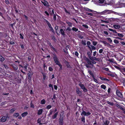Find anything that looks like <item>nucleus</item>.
Wrapping results in <instances>:
<instances>
[{
  "instance_id": "de8ad7c7",
  "label": "nucleus",
  "mask_w": 125,
  "mask_h": 125,
  "mask_svg": "<svg viewBox=\"0 0 125 125\" xmlns=\"http://www.w3.org/2000/svg\"><path fill=\"white\" fill-rule=\"evenodd\" d=\"M107 39L108 41L111 43L112 42V40L110 38H107Z\"/></svg>"
},
{
  "instance_id": "9b49d317",
  "label": "nucleus",
  "mask_w": 125,
  "mask_h": 125,
  "mask_svg": "<svg viewBox=\"0 0 125 125\" xmlns=\"http://www.w3.org/2000/svg\"><path fill=\"white\" fill-rule=\"evenodd\" d=\"M115 106L122 110H124V109L123 108L120 104H115Z\"/></svg>"
},
{
  "instance_id": "a19ab883",
  "label": "nucleus",
  "mask_w": 125,
  "mask_h": 125,
  "mask_svg": "<svg viewBox=\"0 0 125 125\" xmlns=\"http://www.w3.org/2000/svg\"><path fill=\"white\" fill-rule=\"evenodd\" d=\"M52 107L50 105H47L46 107V108L47 109H49L51 108Z\"/></svg>"
},
{
  "instance_id": "f3484780",
  "label": "nucleus",
  "mask_w": 125,
  "mask_h": 125,
  "mask_svg": "<svg viewBox=\"0 0 125 125\" xmlns=\"http://www.w3.org/2000/svg\"><path fill=\"white\" fill-rule=\"evenodd\" d=\"M12 66L14 70H16L18 69V67L16 65L13 64L12 65Z\"/></svg>"
},
{
  "instance_id": "dca6fc26",
  "label": "nucleus",
  "mask_w": 125,
  "mask_h": 125,
  "mask_svg": "<svg viewBox=\"0 0 125 125\" xmlns=\"http://www.w3.org/2000/svg\"><path fill=\"white\" fill-rule=\"evenodd\" d=\"M45 21L46 23L48 25L49 28H50L51 27H52L51 26V25L50 23L47 20H45Z\"/></svg>"
},
{
  "instance_id": "6e6d98bb",
  "label": "nucleus",
  "mask_w": 125,
  "mask_h": 125,
  "mask_svg": "<svg viewBox=\"0 0 125 125\" xmlns=\"http://www.w3.org/2000/svg\"><path fill=\"white\" fill-rule=\"evenodd\" d=\"M53 112V111L50 110L49 115H52V114Z\"/></svg>"
},
{
  "instance_id": "37998d69",
  "label": "nucleus",
  "mask_w": 125,
  "mask_h": 125,
  "mask_svg": "<svg viewBox=\"0 0 125 125\" xmlns=\"http://www.w3.org/2000/svg\"><path fill=\"white\" fill-rule=\"evenodd\" d=\"M91 48L93 50H95L96 49L95 47L91 45Z\"/></svg>"
},
{
  "instance_id": "e433bc0d",
  "label": "nucleus",
  "mask_w": 125,
  "mask_h": 125,
  "mask_svg": "<svg viewBox=\"0 0 125 125\" xmlns=\"http://www.w3.org/2000/svg\"><path fill=\"white\" fill-rule=\"evenodd\" d=\"M59 67H60V70H62V65L61 64H59V65H58Z\"/></svg>"
},
{
  "instance_id": "f704fd0d",
  "label": "nucleus",
  "mask_w": 125,
  "mask_h": 125,
  "mask_svg": "<svg viewBox=\"0 0 125 125\" xmlns=\"http://www.w3.org/2000/svg\"><path fill=\"white\" fill-rule=\"evenodd\" d=\"M118 35L119 36L121 37H122L124 36L122 34L118 33Z\"/></svg>"
},
{
  "instance_id": "f257e3e1",
  "label": "nucleus",
  "mask_w": 125,
  "mask_h": 125,
  "mask_svg": "<svg viewBox=\"0 0 125 125\" xmlns=\"http://www.w3.org/2000/svg\"><path fill=\"white\" fill-rule=\"evenodd\" d=\"M86 61L87 62V63L85 64V66L87 68H93L94 65L92 63V62L90 60L86 58Z\"/></svg>"
},
{
  "instance_id": "c756f323",
  "label": "nucleus",
  "mask_w": 125,
  "mask_h": 125,
  "mask_svg": "<svg viewBox=\"0 0 125 125\" xmlns=\"http://www.w3.org/2000/svg\"><path fill=\"white\" fill-rule=\"evenodd\" d=\"M4 60V58L1 55H0V60L2 61H3Z\"/></svg>"
},
{
  "instance_id": "338daca9",
  "label": "nucleus",
  "mask_w": 125,
  "mask_h": 125,
  "mask_svg": "<svg viewBox=\"0 0 125 125\" xmlns=\"http://www.w3.org/2000/svg\"><path fill=\"white\" fill-rule=\"evenodd\" d=\"M46 77V75L45 74H43V79L44 80L45 79Z\"/></svg>"
},
{
  "instance_id": "a211bd4d",
  "label": "nucleus",
  "mask_w": 125,
  "mask_h": 125,
  "mask_svg": "<svg viewBox=\"0 0 125 125\" xmlns=\"http://www.w3.org/2000/svg\"><path fill=\"white\" fill-rule=\"evenodd\" d=\"M28 113L27 112H25L21 114V116L23 117H25L28 114Z\"/></svg>"
},
{
  "instance_id": "6e6552de",
  "label": "nucleus",
  "mask_w": 125,
  "mask_h": 125,
  "mask_svg": "<svg viewBox=\"0 0 125 125\" xmlns=\"http://www.w3.org/2000/svg\"><path fill=\"white\" fill-rule=\"evenodd\" d=\"M116 94L119 97H123V95L118 90H117L116 91Z\"/></svg>"
},
{
  "instance_id": "3c124183",
  "label": "nucleus",
  "mask_w": 125,
  "mask_h": 125,
  "mask_svg": "<svg viewBox=\"0 0 125 125\" xmlns=\"http://www.w3.org/2000/svg\"><path fill=\"white\" fill-rule=\"evenodd\" d=\"M31 107L32 108H34V107L33 104H32V102H31Z\"/></svg>"
},
{
  "instance_id": "4c0bfd02",
  "label": "nucleus",
  "mask_w": 125,
  "mask_h": 125,
  "mask_svg": "<svg viewBox=\"0 0 125 125\" xmlns=\"http://www.w3.org/2000/svg\"><path fill=\"white\" fill-rule=\"evenodd\" d=\"M71 29L69 27H68L66 29V31H71Z\"/></svg>"
},
{
  "instance_id": "4d7b16f0",
  "label": "nucleus",
  "mask_w": 125,
  "mask_h": 125,
  "mask_svg": "<svg viewBox=\"0 0 125 125\" xmlns=\"http://www.w3.org/2000/svg\"><path fill=\"white\" fill-rule=\"evenodd\" d=\"M112 11V13H113L115 14H118V13H117V12H115L113 11Z\"/></svg>"
},
{
  "instance_id": "79ce46f5",
  "label": "nucleus",
  "mask_w": 125,
  "mask_h": 125,
  "mask_svg": "<svg viewBox=\"0 0 125 125\" xmlns=\"http://www.w3.org/2000/svg\"><path fill=\"white\" fill-rule=\"evenodd\" d=\"M37 121V122L38 123H40V125H41V124H42L41 123H40V122H41V119H40V118L38 119Z\"/></svg>"
},
{
  "instance_id": "13d9d810",
  "label": "nucleus",
  "mask_w": 125,
  "mask_h": 125,
  "mask_svg": "<svg viewBox=\"0 0 125 125\" xmlns=\"http://www.w3.org/2000/svg\"><path fill=\"white\" fill-rule=\"evenodd\" d=\"M104 33L106 35H108V33L106 31H104Z\"/></svg>"
},
{
  "instance_id": "423d86ee",
  "label": "nucleus",
  "mask_w": 125,
  "mask_h": 125,
  "mask_svg": "<svg viewBox=\"0 0 125 125\" xmlns=\"http://www.w3.org/2000/svg\"><path fill=\"white\" fill-rule=\"evenodd\" d=\"M79 85L84 92H86L87 91V90L85 88L83 84H80Z\"/></svg>"
},
{
  "instance_id": "6ab92c4d",
  "label": "nucleus",
  "mask_w": 125,
  "mask_h": 125,
  "mask_svg": "<svg viewBox=\"0 0 125 125\" xmlns=\"http://www.w3.org/2000/svg\"><path fill=\"white\" fill-rule=\"evenodd\" d=\"M19 113H16L13 114V116L14 117H17L19 116Z\"/></svg>"
},
{
  "instance_id": "49530a36",
  "label": "nucleus",
  "mask_w": 125,
  "mask_h": 125,
  "mask_svg": "<svg viewBox=\"0 0 125 125\" xmlns=\"http://www.w3.org/2000/svg\"><path fill=\"white\" fill-rule=\"evenodd\" d=\"M79 54L78 53L77 51L75 52V55H76L78 57V56Z\"/></svg>"
},
{
  "instance_id": "5701e85b",
  "label": "nucleus",
  "mask_w": 125,
  "mask_h": 125,
  "mask_svg": "<svg viewBox=\"0 0 125 125\" xmlns=\"http://www.w3.org/2000/svg\"><path fill=\"white\" fill-rule=\"evenodd\" d=\"M46 101L44 99L42 100L41 102V104H45V103Z\"/></svg>"
},
{
  "instance_id": "a18cd8bd",
  "label": "nucleus",
  "mask_w": 125,
  "mask_h": 125,
  "mask_svg": "<svg viewBox=\"0 0 125 125\" xmlns=\"http://www.w3.org/2000/svg\"><path fill=\"white\" fill-rule=\"evenodd\" d=\"M93 45L94 46L96 45L97 44V42L95 41L93 42Z\"/></svg>"
},
{
  "instance_id": "5fc2aeb1",
  "label": "nucleus",
  "mask_w": 125,
  "mask_h": 125,
  "mask_svg": "<svg viewBox=\"0 0 125 125\" xmlns=\"http://www.w3.org/2000/svg\"><path fill=\"white\" fill-rule=\"evenodd\" d=\"M103 49H101L99 51V53H101L102 52H103Z\"/></svg>"
},
{
  "instance_id": "393cba45",
  "label": "nucleus",
  "mask_w": 125,
  "mask_h": 125,
  "mask_svg": "<svg viewBox=\"0 0 125 125\" xmlns=\"http://www.w3.org/2000/svg\"><path fill=\"white\" fill-rule=\"evenodd\" d=\"M108 30L109 31H112L114 32L115 33H117V32L115 30H113V29H110V28L109 29H108Z\"/></svg>"
},
{
  "instance_id": "a878e982",
  "label": "nucleus",
  "mask_w": 125,
  "mask_h": 125,
  "mask_svg": "<svg viewBox=\"0 0 125 125\" xmlns=\"http://www.w3.org/2000/svg\"><path fill=\"white\" fill-rule=\"evenodd\" d=\"M49 45H50V47L52 48V50H53L55 51H56L55 49L53 47L51 44L50 43Z\"/></svg>"
},
{
  "instance_id": "2f4dec72",
  "label": "nucleus",
  "mask_w": 125,
  "mask_h": 125,
  "mask_svg": "<svg viewBox=\"0 0 125 125\" xmlns=\"http://www.w3.org/2000/svg\"><path fill=\"white\" fill-rule=\"evenodd\" d=\"M72 30L73 31L76 32L78 31V29L76 28L75 27H73L72 28Z\"/></svg>"
},
{
  "instance_id": "4be33fe9",
  "label": "nucleus",
  "mask_w": 125,
  "mask_h": 125,
  "mask_svg": "<svg viewBox=\"0 0 125 125\" xmlns=\"http://www.w3.org/2000/svg\"><path fill=\"white\" fill-rule=\"evenodd\" d=\"M76 91L78 94H81V91H80L79 89V88H77L76 89Z\"/></svg>"
},
{
  "instance_id": "774afa93",
  "label": "nucleus",
  "mask_w": 125,
  "mask_h": 125,
  "mask_svg": "<svg viewBox=\"0 0 125 125\" xmlns=\"http://www.w3.org/2000/svg\"><path fill=\"white\" fill-rule=\"evenodd\" d=\"M123 84L124 85L125 87V80H123Z\"/></svg>"
},
{
  "instance_id": "9d476101",
  "label": "nucleus",
  "mask_w": 125,
  "mask_h": 125,
  "mask_svg": "<svg viewBox=\"0 0 125 125\" xmlns=\"http://www.w3.org/2000/svg\"><path fill=\"white\" fill-rule=\"evenodd\" d=\"M63 117H62L60 116L59 119V123L61 125H62L63 123Z\"/></svg>"
},
{
  "instance_id": "e2e57ef3",
  "label": "nucleus",
  "mask_w": 125,
  "mask_h": 125,
  "mask_svg": "<svg viewBox=\"0 0 125 125\" xmlns=\"http://www.w3.org/2000/svg\"><path fill=\"white\" fill-rule=\"evenodd\" d=\"M54 88L55 90H57V87L56 85H54Z\"/></svg>"
},
{
  "instance_id": "4468645a",
  "label": "nucleus",
  "mask_w": 125,
  "mask_h": 125,
  "mask_svg": "<svg viewBox=\"0 0 125 125\" xmlns=\"http://www.w3.org/2000/svg\"><path fill=\"white\" fill-rule=\"evenodd\" d=\"M58 114V112L56 113L53 116H52V118L53 119H54L57 116Z\"/></svg>"
},
{
  "instance_id": "20e7f679",
  "label": "nucleus",
  "mask_w": 125,
  "mask_h": 125,
  "mask_svg": "<svg viewBox=\"0 0 125 125\" xmlns=\"http://www.w3.org/2000/svg\"><path fill=\"white\" fill-rule=\"evenodd\" d=\"M54 61L56 64L58 65L60 64L58 61L57 57L56 55H54L53 57Z\"/></svg>"
},
{
  "instance_id": "58836bf2",
  "label": "nucleus",
  "mask_w": 125,
  "mask_h": 125,
  "mask_svg": "<svg viewBox=\"0 0 125 125\" xmlns=\"http://www.w3.org/2000/svg\"><path fill=\"white\" fill-rule=\"evenodd\" d=\"M82 43L83 45H86V42H85V41H82Z\"/></svg>"
},
{
  "instance_id": "72a5a7b5",
  "label": "nucleus",
  "mask_w": 125,
  "mask_h": 125,
  "mask_svg": "<svg viewBox=\"0 0 125 125\" xmlns=\"http://www.w3.org/2000/svg\"><path fill=\"white\" fill-rule=\"evenodd\" d=\"M87 54L89 58H90L91 57V53L89 52H87Z\"/></svg>"
},
{
  "instance_id": "052dcab7",
  "label": "nucleus",
  "mask_w": 125,
  "mask_h": 125,
  "mask_svg": "<svg viewBox=\"0 0 125 125\" xmlns=\"http://www.w3.org/2000/svg\"><path fill=\"white\" fill-rule=\"evenodd\" d=\"M70 47V46L69 45H67L66 47V49L67 50Z\"/></svg>"
},
{
  "instance_id": "09e8293b",
  "label": "nucleus",
  "mask_w": 125,
  "mask_h": 125,
  "mask_svg": "<svg viewBox=\"0 0 125 125\" xmlns=\"http://www.w3.org/2000/svg\"><path fill=\"white\" fill-rule=\"evenodd\" d=\"M114 43H119L118 41L117 40H114Z\"/></svg>"
},
{
  "instance_id": "69168bd1",
  "label": "nucleus",
  "mask_w": 125,
  "mask_h": 125,
  "mask_svg": "<svg viewBox=\"0 0 125 125\" xmlns=\"http://www.w3.org/2000/svg\"><path fill=\"white\" fill-rule=\"evenodd\" d=\"M28 76H29V77L30 78H31V74H30L29 73L28 74Z\"/></svg>"
},
{
  "instance_id": "473e14b6",
  "label": "nucleus",
  "mask_w": 125,
  "mask_h": 125,
  "mask_svg": "<svg viewBox=\"0 0 125 125\" xmlns=\"http://www.w3.org/2000/svg\"><path fill=\"white\" fill-rule=\"evenodd\" d=\"M101 87L102 88H103L104 89H105L106 88V86L104 84L101 85Z\"/></svg>"
},
{
  "instance_id": "aec40b11",
  "label": "nucleus",
  "mask_w": 125,
  "mask_h": 125,
  "mask_svg": "<svg viewBox=\"0 0 125 125\" xmlns=\"http://www.w3.org/2000/svg\"><path fill=\"white\" fill-rule=\"evenodd\" d=\"M102 42L104 44L105 46H109L110 44L106 41H103Z\"/></svg>"
},
{
  "instance_id": "39448f33",
  "label": "nucleus",
  "mask_w": 125,
  "mask_h": 125,
  "mask_svg": "<svg viewBox=\"0 0 125 125\" xmlns=\"http://www.w3.org/2000/svg\"><path fill=\"white\" fill-rule=\"evenodd\" d=\"M9 118V117L8 115L6 116H3L0 119V121L3 122H5L6 121L7 118Z\"/></svg>"
},
{
  "instance_id": "b1692460",
  "label": "nucleus",
  "mask_w": 125,
  "mask_h": 125,
  "mask_svg": "<svg viewBox=\"0 0 125 125\" xmlns=\"http://www.w3.org/2000/svg\"><path fill=\"white\" fill-rule=\"evenodd\" d=\"M105 0H98L97 1L98 3H103Z\"/></svg>"
},
{
  "instance_id": "2eb2a0df",
  "label": "nucleus",
  "mask_w": 125,
  "mask_h": 125,
  "mask_svg": "<svg viewBox=\"0 0 125 125\" xmlns=\"http://www.w3.org/2000/svg\"><path fill=\"white\" fill-rule=\"evenodd\" d=\"M89 59L92 61H93V60H98L97 58L94 57H91Z\"/></svg>"
},
{
  "instance_id": "c03bdc74",
  "label": "nucleus",
  "mask_w": 125,
  "mask_h": 125,
  "mask_svg": "<svg viewBox=\"0 0 125 125\" xmlns=\"http://www.w3.org/2000/svg\"><path fill=\"white\" fill-rule=\"evenodd\" d=\"M50 30L52 31V32L54 33H55V32L54 31V30H53V29L52 28V27H51L50 28Z\"/></svg>"
},
{
  "instance_id": "ea45409f",
  "label": "nucleus",
  "mask_w": 125,
  "mask_h": 125,
  "mask_svg": "<svg viewBox=\"0 0 125 125\" xmlns=\"http://www.w3.org/2000/svg\"><path fill=\"white\" fill-rule=\"evenodd\" d=\"M67 23L69 26L72 27V24L71 23L69 22H68Z\"/></svg>"
},
{
  "instance_id": "bf43d9fd",
  "label": "nucleus",
  "mask_w": 125,
  "mask_h": 125,
  "mask_svg": "<svg viewBox=\"0 0 125 125\" xmlns=\"http://www.w3.org/2000/svg\"><path fill=\"white\" fill-rule=\"evenodd\" d=\"M96 53L97 52L96 51H95L93 52V55L94 56H95Z\"/></svg>"
},
{
  "instance_id": "864d4df0",
  "label": "nucleus",
  "mask_w": 125,
  "mask_h": 125,
  "mask_svg": "<svg viewBox=\"0 0 125 125\" xmlns=\"http://www.w3.org/2000/svg\"><path fill=\"white\" fill-rule=\"evenodd\" d=\"M49 71H52L53 70V69L51 67H49Z\"/></svg>"
},
{
  "instance_id": "7ed1b4c3",
  "label": "nucleus",
  "mask_w": 125,
  "mask_h": 125,
  "mask_svg": "<svg viewBox=\"0 0 125 125\" xmlns=\"http://www.w3.org/2000/svg\"><path fill=\"white\" fill-rule=\"evenodd\" d=\"M91 113L89 112H86L84 111H83L81 113V115L82 116L84 115L85 116H88L89 115H91Z\"/></svg>"
},
{
  "instance_id": "7c9ffc66",
  "label": "nucleus",
  "mask_w": 125,
  "mask_h": 125,
  "mask_svg": "<svg viewBox=\"0 0 125 125\" xmlns=\"http://www.w3.org/2000/svg\"><path fill=\"white\" fill-rule=\"evenodd\" d=\"M81 121H82L83 122V123H85V117L84 116H83L81 118Z\"/></svg>"
},
{
  "instance_id": "0eeeda50",
  "label": "nucleus",
  "mask_w": 125,
  "mask_h": 125,
  "mask_svg": "<svg viewBox=\"0 0 125 125\" xmlns=\"http://www.w3.org/2000/svg\"><path fill=\"white\" fill-rule=\"evenodd\" d=\"M41 2L45 6H49V3L46 0H43V1H41Z\"/></svg>"
},
{
  "instance_id": "680f3d73",
  "label": "nucleus",
  "mask_w": 125,
  "mask_h": 125,
  "mask_svg": "<svg viewBox=\"0 0 125 125\" xmlns=\"http://www.w3.org/2000/svg\"><path fill=\"white\" fill-rule=\"evenodd\" d=\"M94 82H95L96 83H98V81L96 79H95V78H94Z\"/></svg>"
},
{
  "instance_id": "1a4fd4ad",
  "label": "nucleus",
  "mask_w": 125,
  "mask_h": 125,
  "mask_svg": "<svg viewBox=\"0 0 125 125\" xmlns=\"http://www.w3.org/2000/svg\"><path fill=\"white\" fill-rule=\"evenodd\" d=\"M103 125H108L109 123V121L107 119H106L105 121H103Z\"/></svg>"
},
{
  "instance_id": "603ef678",
  "label": "nucleus",
  "mask_w": 125,
  "mask_h": 125,
  "mask_svg": "<svg viewBox=\"0 0 125 125\" xmlns=\"http://www.w3.org/2000/svg\"><path fill=\"white\" fill-rule=\"evenodd\" d=\"M83 26L85 27V28H88V26L87 25H83Z\"/></svg>"
},
{
  "instance_id": "412c9836",
  "label": "nucleus",
  "mask_w": 125,
  "mask_h": 125,
  "mask_svg": "<svg viewBox=\"0 0 125 125\" xmlns=\"http://www.w3.org/2000/svg\"><path fill=\"white\" fill-rule=\"evenodd\" d=\"M61 34L63 36H64L65 35L64 31L62 29H61L60 30Z\"/></svg>"
},
{
  "instance_id": "c85d7f7f",
  "label": "nucleus",
  "mask_w": 125,
  "mask_h": 125,
  "mask_svg": "<svg viewBox=\"0 0 125 125\" xmlns=\"http://www.w3.org/2000/svg\"><path fill=\"white\" fill-rule=\"evenodd\" d=\"M16 110V109L15 108H13L11 109L10 111V113H12L13 112L15 111Z\"/></svg>"
},
{
  "instance_id": "8fccbe9b",
  "label": "nucleus",
  "mask_w": 125,
  "mask_h": 125,
  "mask_svg": "<svg viewBox=\"0 0 125 125\" xmlns=\"http://www.w3.org/2000/svg\"><path fill=\"white\" fill-rule=\"evenodd\" d=\"M56 19V16L54 14L53 15V20H55Z\"/></svg>"
},
{
  "instance_id": "0e129e2a",
  "label": "nucleus",
  "mask_w": 125,
  "mask_h": 125,
  "mask_svg": "<svg viewBox=\"0 0 125 125\" xmlns=\"http://www.w3.org/2000/svg\"><path fill=\"white\" fill-rule=\"evenodd\" d=\"M91 44L90 42L89 41H88L87 42V45H90Z\"/></svg>"
},
{
  "instance_id": "c9c22d12",
  "label": "nucleus",
  "mask_w": 125,
  "mask_h": 125,
  "mask_svg": "<svg viewBox=\"0 0 125 125\" xmlns=\"http://www.w3.org/2000/svg\"><path fill=\"white\" fill-rule=\"evenodd\" d=\"M85 10L86 11H91L92 12L93 11V10H92L88 8H86L85 9Z\"/></svg>"
},
{
  "instance_id": "cd10ccee",
  "label": "nucleus",
  "mask_w": 125,
  "mask_h": 125,
  "mask_svg": "<svg viewBox=\"0 0 125 125\" xmlns=\"http://www.w3.org/2000/svg\"><path fill=\"white\" fill-rule=\"evenodd\" d=\"M107 104H109L110 105L113 106V105L114 103H111L109 101H107Z\"/></svg>"
},
{
  "instance_id": "f03ea898",
  "label": "nucleus",
  "mask_w": 125,
  "mask_h": 125,
  "mask_svg": "<svg viewBox=\"0 0 125 125\" xmlns=\"http://www.w3.org/2000/svg\"><path fill=\"white\" fill-rule=\"evenodd\" d=\"M112 13V11L111 10H105L100 13L101 15H106Z\"/></svg>"
},
{
  "instance_id": "bb28decb",
  "label": "nucleus",
  "mask_w": 125,
  "mask_h": 125,
  "mask_svg": "<svg viewBox=\"0 0 125 125\" xmlns=\"http://www.w3.org/2000/svg\"><path fill=\"white\" fill-rule=\"evenodd\" d=\"M100 78L101 80H105V81H109V80L107 79L102 77H100Z\"/></svg>"
},
{
  "instance_id": "f8f14e48",
  "label": "nucleus",
  "mask_w": 125,
  "mask_h": 125,
  "mask_svg": "<svg viewBox=\"0 0 125 125\" xmlns=\"http://www.w3.org/2000/svg\"><path fill=\"white\" fill-rule=\"evenodd\" d=\"M113 26L115 28L117 29H118L120 28V26L117 24H115Z\"/></svg>"
},
{
  "instance_id": "ddd939ff",
  "label": "nucleus",
  "mask_w": 125,
  "mask_h": 125,
  "mask_svg": "<svg viewBox=\"0 0 125 125\" xmlns=\"http://www.w3.org/2000/svg\"><path fill=\"white\" fill-rule=\"evenodd\" d=\"M43 110L42 109H40L38 111L37 114L39 115H41L42 112Z\"/></svg>"
}]
</instances>
